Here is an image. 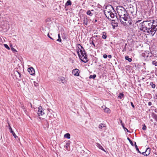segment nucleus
<instances>
[{
  "label": "nucleus",
  "instance_id": "1",
  "mask_svg": "<svg viewBox=\"0 0 157 157\" xmlns=\"http://www.w3.org/2000/svg\"><path fill=\"white\" fill-rule=\"evenodd\" d=\"M117 11L119 16V20L121 24L124 25L131 24L129 16L124 8L121 6H118L117 8Z\"/></svg>",
  "mask_w": 157,
  "mask_h": 157
},
{
  "label": "nucleus",
  "instance_id": "2",
  "mask_svg": "<svg viewBox=\"0 0 157 157\" xmlns=\"http://www.w3.org/2000/svg\"><path fill=\"white\" fill-rule=\"evenodd\" d=\"M140 24L141 27L140 28V30L144 32L147 31L148 33H149V30L151 28V26L152 25L151 21H144Z\"/></svg>",
  "mask_w": 157,
  "mask_h": 157
},
{
  "label": "nucleus",
  "instance_id": "3",
  "mask_svg": "<svg viewBox=\"0 0 157 157\" xmlns=\"http://www.w3.org/2000/svg\"><path fill=\"white\" fill-rule=\"evenodd\" d=\"M78 45L80 46L81 48L83 49V50L82 52L80 53V55H81V57L79 58L83 62L86 63L87 62L88 59L87 57V56L86 54L85 51L84 50L82 46L80 44H78Z\"/></svg>",
  "mask_w": 157,
  "mask_h": 157
},
{
  "label": "nucleus",
  "instance_id": "4",
  "mask_svg": "<svg viewBox=\"0 0 157 157\" xmlns=\"http://www.w3.org/2000/svg\"><path fill=\"white\" fill-rule=\"evenodd\" d=\"M37 114L39 116H42L44 114L42 107L41 106H40L38 108Z\"/></svg>",
  "mask_w": 157,
  "mask_h": 157
},
{
  "label": "nucleus",
  "instance_id": "5",
  "mask_svg": "<svg viewBox=\"0 0 157 157\" xmlns=\"http://www.w3.org/2000/svg\"><path fill=\"white\" fill-rule=\"evenodd\" d=\"M157 28H153L151 26V28L150 29H149V33H151V34L152 35V36H153L155 34L156 31L157 30Z\"/></svg>",
  "mask_w": 157,
  "mask_h": 157
},
{
  "label": "nucleus",
  "instance_id": "6",
  "mask_svg": "<svg viewBox=\"0 0 157 157\" xmlns=\"http://www.w3.org/2000/svg\"><path fill=\"white\" fill-rule=\"evenodd\" d=\"M72 74L75 76H78L79 75V70L77 69H75L72 71Z\"/></svg>",
  "mask_w": 157,
  "mask_h": 157
},
{
  "label": "nucleus",
  "instance_id": "7",
  "mask_svg": "<svg viewBox=\"0 0 157 157\" xmlns=\"http://www.w3.org/2000/svg\"><path fill=\"white\" fill-rule=\"evenodd\" d=\"M150 151L151 149L148 147L147 148L145 152L142 153V154L145 156H147L149 155Z\"/></svg>",
  "mask_w": 157,
  "mask_h": 157
},
{
  "label": "nucleus",
  "instance_id": "8",
  "mask_svg": "<svg viewBox=\"0 0 157 157\" xmlns=\"http://www.w3.org/2000/svg\"><path fill=\"white\" fill-rule=\"evenodd\" d=\"M28 71L31 75H33L35 73L34 69L32 67L28 68Z\"/></svg>",
  "mask_w": 157,
  "mask_h": 157
},
{
  "label": "nucleus",
  "instance_id": "9",
  "mask_svg": "<svg viewBox=\"0 0 157 157\" xmlns=\"http://www.w3.org/2000/svg\"><path fill=\"white\" fill-rule=\"evenodd\" d=\"M15 75L16 76V78H21V74L18 71H16L15 73Z\"/></svg>",
  "mask_w": 157,
  "mask_h": 157
},
{
  "label": "nucleus",
  "instance_id": "10",
  "mask_svg": "<svg viewBox=\"0 0 157 157\" xmlns=\"http://www.w3.org/2000/svg\"><path fill=\"white\" fill-rule=\"evenodd\" d=\"M82 50L80 48L78 47V48L77 49V53L79 58L81 57V55H80V53L82 52Z\"/></svg>",
  "mask_w": 157,
  "mask_h": 157
},
{
  "label": "nucleus",
  "instance_id": "11",
  "mask_svg": "<svg viewBox=\"0 0 157 157\" xmlns=\"http://www.w3.org/2000/svg\"><path fill=\"white\" fill-rule=\"evenodd\" d=\"M64 148L65 150L69 151L70 150V146L69 144L68 143H67L64 146Z\"/></svg>",
  "mask_w": 157,
  "mask_h": 157
},
{
  "label": "nucleus",
  "instance_id": "12",
  "mask_svg": "<svg viewBox=\"0 0 157 157\" xmlns=\"http://www.w3.org/2000/svg\"><path fill=\"white\" fill-rule=\"evenodd\" d=\"M152 23V27L154 28H156L157 27V21H156L154 20H153Z\"/></svg>",
  "mask_w": 157,
  "mask_h": 157
},
{
  "label": "nucleus",
  "instance_id": "13",
  "mask_svg": "<svg viewBox=\"0 0 157 157\" xmlns=\"http://www.w3.org/2000/svg\"><path fill=\"white\" fill-rule=\"evenodd\" d=\"M96 146H97L98 148H99L101 149V150L105 151L104 149L98 143H97L96 144Z\"/></svg>",
  "mask_w": 157,
  "mask_h": 157
},
{
  "label": "nucleus",
  "instance_id": "14",
  "mask_svg": "<svg viewBox=\"0 0 157 157\" xmlns=\"http://www.w3.org/2000/svg\"><path fill=\"white\" fill-rule=\"evenodd\" d=\"M34 85L35 86H37L39 85V81L37 79H36V81H33Z\"/></svg>",
  "mask_w": 157,
  "mask_h": 157
},
{
  "label": "nucleus",
  "instance_id": "15",
  "mask_svg": "<svg viewBox=\"0 0 157 157\" xmlns=\"http://www.w3.org/2000/svg\"><path fill=\"white\" fill-rule=\"evenodd\" d=\"M120 121H121V124L123 128H124V131H127L128 132L129 131L127 128H125L124 127V124H123L122 121L121 120Z\"/></svg>",
  "mask_w": 157,
  "mask_h": 157
},
{
  "label": "nucleus",
  "instance_id": "16",
  "mask_svg": "<svg viewBox=\"0 0 157 157\" xmlns=\"http://www.w3.org/2000/svg\"><path fill=\"white\" fill-rule=\"evenodd\" d=\"M83 23L86 25H87L88 24V19L86 17H84L83 19Z\"/></svg>",
  "mask_w": 157,
  "mask_h": 157
},
{
  "label": "nucleus",
  "instance_id": "17",
  "mask_svg": "<svg viewBox=\"0 0 157 157\" xmlns=\"http://www.w3.org/2000/svg\"><path fill=\"white\" fill-rule=\"evenodd\" d=\"M71 2L70 0H68L65 4V6L71 5Z\"/></svg>",
  "mask_w": 157,
  "mask_h": 157
},
{
  "label": "nucleus",
  "instance_id": "18",
  "mask_svg": "<svg viewBox=\"0 0 157 157\" xmlns=\"http://www.w3.org/2000/svg\"><path fill=\"white\" fill-rule=\"evenodd\" d=\"M152 117L157 122V115L155 113L152 114Z\"/></svg>",
  "mask_w": 157,
  "mask_h": 157
},
{
  "label": "nucleus",
  "instance_id": "19",
  "mask_svg": "<svg viewBox=\"0 0 157 157\" xmlns=\"http://www.w3.org/2000/svg\"><path fill=\"white\" fill-rule=\"evenodd\" d=\"M125 59L126 60H128L129 62H131L132 61V59L129 58L128 56H126L125 57Z\"/></svg>",
  "mask_w": 157,
  "mask_h": 157
},
{
  "label": "nucleus",
  "instance_id": "20",
  "mask_svg": "<svg viewBox=\"0 0 157 157\" xmlns=\"http://www.w3.org/2000/svg\"><path fill=\"white\" fill-rule=\"evenodd\" d=\"M102 38L103 39H106L107 37L106 33L105 32H104L102 33Z\"/></svg>",
  "mask_w": 157,
  "mask_h": 157
},
{
  "label": "nucleus",
  "instance_id": "21",
  "mask_svg": "<svg viewBox=\"0 0 157 157\" xmlns=\"http://www.w3.org/2000/svg\"><path fill=\"white\" fill-rule=\"evenodd\" d=\"M107 12L108 13H109L110 16L112 18H114V17L115 15L113 13L108 11H107Z\"/></svg>",
  "mask_w": 157,
  "mask_h": 157
},
{
  "label": "nucleus",
  "instance_id": "22",
  "mask_svg": "<svg viewBox=\"0 0 157 157\" xmlns=\"http://www.w3.org/2000/svg\"><path fill=\"white\" fill-rule=\"evenodd\" d=\"M64 137L67 139H70V135L68 133H66L64 135Z\"/></svg>",
  "mask_w": 157,
  "mask_h": 157
},
{
  "label": "nucleus",
  "instance_id": "23",
  "mask_svg": "<svg viewBox=\"0 0 157 157\" xmlns=\"http://www.w3.org/2000/svg\"><path fill=\"white\" fill-rule=\"evenodd\" d=\"M135 147L136 149V151H138V152L140 153L141 154V153L140 152V151H139V148L138 147V146L136 144V142H135Z\"/></svg>",
  "mask_w": 157,
  "mask_h": 157
},
{
  "label": "nucleus",
  "instance_id": "24",
  "mask_svg": "<svg viewBox=\"0 0 157 157\" xmlns=\"http://www.w3.org/2000/svg\"><path fill=\"white\" fill-rule=\"evenodd\" d=\"M124 97V95L122 93H120L119 95L118 96V98L120 99H121Z\"/></svg>",
  "mask_w": 157,
  "mask_h": 157
},
{
  "label": "nucleus",
  "instance_id": "25",
  "mask_svg": "<svg viewBox=\"0 0 157 157\" xmlns=\"http://www.w3.org/2000/svg\"><path fill=\"white\" fill-rule=\"evenodd\" d=\"M11 130L10 132L13 134V136L14 137L16 138V137H17V136H16V134H15V133L12 130L11 127H10Z\"/></svg>",
  "mask_w": 157,
  "mask_h": 157
},
{
  "label": "nucleus",
  "instance_id": "26",
  "mask_svg": "<svg viewBox=\"0 0 157 157\" xmlns=\"http://www.w3.org/2000/svg\"><path fill=\"white\" fill-rule=\"evenodd\" d=\"M104 111L105 112L108 113H109L110 112L109 109L106 107Z\"/></svg>",
  "mask_w": 157,
  "mask_h": 157
},
{
  "label": "nucleus",
  "instance_id": "27",
  "mask_svg": "<svg viewBox=\"0 0 157 157\" xmlns=\"http://www.w3.org/2000/svg\"><path fill=\"white\" fill-rule=\"evenodd\" d=\"M105 127V125L104 124H103L102 123L100 124L98 127V128L100 129H101L103 127Z\"/></svg>",
  "mask_w": 157,
  "mask_h": 157
},
{
  "label": "nucleus",
  "instance_id": "28",
  "mask_svg": "<svg viewBox=\"0 0 157 157\" xmlns=\"http://www.w3.org/2000/svg\"><path fill=\"white\" fill-rule=\"evenodd\" d=\"M58 39L57 40H56L57 41H58L59 42H61V38H60V35L59 33L58 34Z\"/></svg>",
  "mask_w": 157,
  "mask_h": 157
},
{
  "label": "nucleus",
  "instance_id": "29",
  "mask_svg": "<svg viewBox=\"0 0 157 157\" xmlns=\"http://www.w3.org/2000/svg\"><path fill=\"white\" fill-rule=\"evenodd\" d=\"M86 14L90 16H92L93 15V13L91 12V11L90 10L88 11L86 13Z\"/></svg>",
  "mask_w": 157,
  "mask_h": 157
},
{
  "label": "nucleus",
  "instance_id": "30",
  "mask_svg": "<svg viewBox=\"0 0 157 157\" xmlns=\"http://www.w3.org/2000/svg\"><path fill=\"white\" fill-rule=\"evenodd\" d=\"M59 81H60L63 83H65L66 82V81L65 80V79H59Z\"/></svg>",
  "mask_w": 157,
  "mask_h": 157
},
{
  "label": "nucleus",
  "instance_id": "31",
  "mask_svg": "<svg viewBox=\"0 0 157 157\" xmlns=\"http://www.w3.org/2000/svg\"><path fill=\"white\" fill-rule=\"evenodd\" d=\"M127 140L129 141L130 143L131 144L132 146H133L134 144L132 142V140L129 139V138L128 137L127 138Z\"/></svg>",
  "mask_w": 157,
  "mask_h": 157
},
{
  "label": "nucleus",
  "instance_id": "32",
  "mask_svg": "<svg viewBox=\"0 0 157 157\" xmlns=\"http://www.w3.org/2000/svg\"><path fill=\"white\" fill-rule=\"evenodd\" d=\"M96 77V75L94 74L93 75H90L89 77V78H94Z\"/></svg>",
  "mask_w": 157,
  "mask_h": 157
},
{
  "label": "nucleus",
  "instance_id": "33",
  "mask_svg": "<svg viewBox=\"0 0 157 157\" xmlns=\"http://www.w3.org/2000/svg\"><path fill=\"white\" fill-rule=\"evenodd\" d=\"M150 85L153 88H155V84H153L152 82H151L150 83Z\"/></svg>",
  "mask_w": 157,
  "mask_h": 157
},
{
  "label": "nucleus",
  "instance_id": "34",
  "mask_svg": "<svg viewBox=\"0 0 157 157\" xmlns=\"http://www.w3.org/2000/svg\"><path fill=\"white\" fill-rule=\"evenodd\" d=\"M127 44L126 43L124 47L123 50V52H126V46H127Z\"/></svg>",
  "mask_w": 157,
  "mask_h": 157
},
{
  "label": "nucleus",
  "instance_id": "35",
  "mask_svg": "<svg viewBox=\"0 0 157 157\" xmlns=\"http://www.w3.org/2000/svg\"><path fill=\"white\" fill-rule=\"evenodd\" d=\"M4 46L7 49H8L9 50L10 49V48L7 44H4Z\"/></svg>",
  "mask_w": 157,
  "mask_h": 157
},
{
  "label": "nucleus",
  "instance_id": "36",
  "mask_svg": "<svg viewBox=\"0 0 157 157\" xmlns=\"http://www.w3.org/2000/svg\"><path fill=\"white\" fill-rule=\"evenodd\" d=\"M142 129L144 130H145L146 129V126L144 124L143 125Z\"/></svg>",
  "mask_w": 157,
  "mask_h": 157
},
{
  "label": "nucleus",
  "instance_id": "37",
  "mask_svg": "<svg viewBox=\"0 0 157 157\" xmlns=\"http://www.w3.org/2000/svg\"><path fill=\"white\" fill-rule=\"evenodd\" d=\"M152 64L153 65H155V66H157V65L156 64V63H157V62L156 61H153V62H152Z\"/></svg>",
  "mask_w": 157,
  "mask_h": 157
},
{
  "label": "nucleus",
  "instance_id": "38",
  "mask_svg": "<svg viewBox=\"0 0 157 157\" xmlns=\"http://www.w3.org/2000/svg\"><path fill=\"white\" fill-rule=\"evenodd\" d=\"M107 56L106 54H104L103 55V57L104 58L106 59L107 58Z\"/></svg>",
  "mask_w": 157,
  "mask_h": 157
},
{
  "label": "nucleus",
  "instance_id": "39",
  "mask_svg": "<svg viewBox=\"0 0 157 157\" xmlns=\"http://www.w3.org/2000/svg\"><path fill=\"white\" fill-rule=\"evenodd\" d=\"M48 37L50 39L52 40H54V39L53 38H52L49 35V33H48Z\"/></svg>",
  "mask_w": 157,
  "mask_h": 157
},
{
  "label": "nucleus",
  "instance_id": "40",
  "mask_svg": "<svg viewBox=\"0 0 157 157\" xmlns=\"http://www.w3.org/2000/svg\"><path fill=\"white\" fill-rule=\"evenodd\" d=\"M11 50L13 52H16V50L13 48H11Z\"/></svg>",
  "mask_w": 157,
  "mask_h": 157
},
{
  "label": "nucleus",
  "instance_id": "41",
  "mask_svg": "<svg viewBox=\"0 0 157 157\" xmlns=\"http://www.w3.org/2000/svg\"><path fill=\"white\" fill-rule=\"evenodd\" d=\"M104 110H105V109L106 108V106H102L101 107Z\"/></svg>",
  "mask_w": 157,
  "mask_h": 157
},
{
  "label": "nucleus",
  "instance_id": "42",
  "mask_svg": "<svg viewBox=\"0 0 157 157\" xmlns=\"http://www.w3.org/2000/svg\"><path fill=\"white\" fill-rule=\"evenodd\" d=\"M141 21V20H138V21H136V24H137V25H138V24H138V23H139Z\"/></svg>",
  "mask_w": 157,
  "mask_h": 157
},
{
  "label": "nucleus",
  "instance_id": "43",
  "mask_svg": "<svg viewBox=\"0 0 157 157\" xmlns=\"http://www.w3.org/2000/svg\"><path fill=\"white\" fill-rule=\"evenodd\" d=\"M131 105H132V106L133 107V108H134L135 107V106L133 104V103H132V102H131Z\"/></svg>",
  "mask_w": 157,
  "mask_h": 157
},
{
  "label": "nucleus",
  "instance_id": "44",
  "mask_svg": "<svg viewBox=\"0 0 157 157\" xmlns=\"http://www.w3.org/2000/svg\"><path fill=\"white\" fill-rule=\"evenodd\" d=\"M151 104H152V103L151 101H149L148 102V105L149 106H151Z\"/></svg>",
  "mask_w": 157,
  "mask_h": 157
},
{
  "label": "nucleus",
  "instance_id": "45",
  "mask_svg": "<svg viewBox=\"0 0 157 157\" xmlns=\"http://www.w3.org/2000/svg\"><path fill=\"white\" fill-rule=\"evenodd\" d=\"M114 24V23H112V25L113 27V28L114 29L115 28V26L114 25H113V24Z\"/></svg>",
  "mask_w": 157,
  "mask_h": 157
},
{
  "label": "nucleus",
  "instance_id": "46",
  "mask_svg": "<svg viewBox=\"0 0 157 157\" xmlns=\"http://www.w3.org/2000/svg\"><path fill=\"white\" fill-rule=\"evenodd\" d=\"M108 58H109V59H111V58H112V56L111 55H109L108 56Z\"/></svg>",
  "mask_w": 157,
  "mask_h": 157
},
{
  "label": "nucleus",
  "instance_id": "47",
  "mask_svg": "<svg viewBox=\"0 0 157 157\" xmlns=\"http://www.w3.org/2000/svg\"><path fill=\"white\" fill-rule=\"evenodd\" d=\"M91 44L94 45V47H95V45L94 44V43L93 41H92Z\"/></svg>",
  "mask_w": 157,
  "mask_h": 157
},
{
  "label": "nucleus",
  "instance_id": "48",
  "mask_svg": "<svg viewBox=\"0 0 157 157\" xmlns=\"http://www.w3.org/2000/svg\"><path fill=\"white\" fill-rule=\"evenodd\" d=\"M48 111L49 112H50V113H51V111H52V110H51V109H48Z\"/></svg>",
  "mask_w": 157,
  "mask_h": 157
},
{
  "label": "nucleus",
  "instance_id": "49",
  "mask_svg": "<svg viewBox=\"0 0 157 157\" xmlns=\"http://www.w3.org/2000/svg\"><path fill=\"white\" fill-rule=\"evenodd\" d=\"M131 13H132V14L133 15V13H134L135 14V12L134 11H133V12H132V11H131Z\"/></svg>",
  "mask_w": 157,
  "mask_h": 157
},
{
  "label": "nucleus",
  "instance_id": "50",
  "mask_svg": "<svg viewBox=\"0 0 157 157\" xmlns=\"http://www.w3.org/2000/svg\"><path fill=\"white\" fill-rule=\"evenodd\" d=\"M128 2H131V0H126Z\"/></svg>",
  "mask_w": 157,
  "mask_h": 157
},
{
  "label": "nucleus",
  "instance_id": "51",
  "mask_svg": "<svg viewBox=\"0 0 157 157\" xmlns=\"http://www.w3.org/2000/svg\"><path fill=\"white\" fill-rule=\"evenodd\" d=\"M154 125H155L156 124V123L155 122H154Z\"/></svg>",
  "mask_w": 157,
  "mask_h": 157
},
{
  "label": "nucleus",
  "instance_id": "52",
  "mask_svg": "<svg viewBox=\"0 0 157 157\" xmlns=\"http://www.w3.org/2000/svg\"><path fill=\"white\" fill-rule=\"evenodd\" d=\"M97 21V20L96 19H95L94 21V22H96Z\"/></svg>",
  "mask_w": 157,
  "mask_h": 157
},
{
  "label": "nucleus",
  "instance_id": "53",
  "mask_svg": "<svg viewBox=\"0 0 157 157\" xmlns=\"http://www.w3.org/2000/svg\"><path fill=\"white\" fill-rule=\"evenodd\" d=\"M150 121H151V122H153V120L152 119H151L150 120Z\"/></svg>",
  "mask_w": 157,
  "mask_h": 157
},
{
  "label": "nucleus",
  "instance_id": "54",
  "mask_svg": "<svg viewBox=\"0 0 157 157\" xmlns=\"http://www.w3.org/2000/svg\"><path fill=\"white\" fill-rule=\"evenodd\" d=\"M91 11H94V10H91Z\"/></svg>",
  "mask_w": 157,
  "mask_h": 157
},
{
  "label": "nucleus",
  "instance_id": "55",
  "mask_svg": "<svg viewBox=\"0 0 157 157\" xmlns=\"http://www.w3.org/2000/svg\"><path fill=\"white\" fill-rule=\"evenodd\" d=\"M156 110V109H155V112H156V111H157V110Z\"/></svg>",
  "mask_w": 157,
  "mask_h": 157
},
{
  "label": "nucleus",
  "instance_id": "56",
  "mask_svg": "<svg viewBox=\"0 0 157 157\" xmlns=\"http://www.w3.org/2000/svg\"><path fill=\"white\" fill-rule=\"evenodd\" d=\"M156 110V109H155V112H156V111H157V110Z\"/></svg>",
  "mask_w": 157,
  "mask_h": 157
},
{
  "label": "nucleus",
  "instance_id": "57",
  "mask_svg": "<svg viewBox=\"0 0 157 157\" xmlns=\"http://www.w3.org/2000/svg\"><path fill=\"white\" fill-rule=\"evenodd\" d=\"M30 104L31 106H32V104H31V103H30Z\"/></svg>",
  "mask_w": 157,
  "mask_h": 157
},
{
  "label": "nucleus",
  "instance_id": "58",
  "mask_svg": "<svg viewBox=\"0 0 157 157\" xmlns=\"http://www.w3.org/2000/svg\"><path fill=\"white\" fill-rule=\"evenodd\" d=\"M145 63H144V65H145Z\"/></svg>",
  "mask_w": 157,
  "mask_h": 157
}]
</instances>
